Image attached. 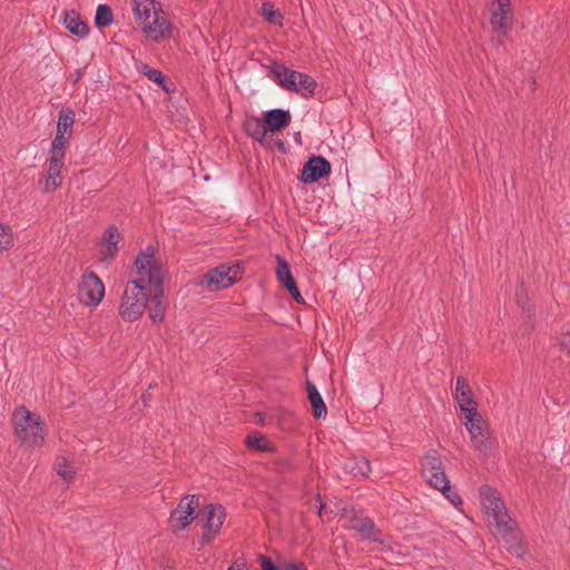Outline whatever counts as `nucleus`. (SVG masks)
Returning <instances> with one entry per match:
<instances>
[{"label":"nucleus","mask_w":570,"mask_h":570,"mask_svg":"<svg viewBox=\"0 0 570 570\" xmlns=\"http://www.w3.org/2000/svg\"><path fill=\"white\" fill-rule=\"evenodd\" d=\"M331 174V164L322 156L309 158L303 166L301 180L304 184L315 183Z\"/></svg>","instance_id":"nucleus-12"},{"label":"nucleus","mask_w":570,"mask_h":570,"mask_svg":"<svg viewBox=\"0 0 570 570\" xmlns=\"http://www.w3.org/2000/svg\"><path fill=\"white\" fill-rule=\"evenodd\" d=\"M70 134H56L50 148V156H57V158H65L66 149L69 146Z\"/></svg>","instance_id":"nucleus-24"},{"label":"nucleus","mask_w":570,"mask_h":570,"mask_svg":"<svg viewBox=\"0 0 570 570\" xmlns=\"http://www.w3.org/2000/svg\"><path fill=\"white\" fill-rule=\"evenodd\" d=\"M12 244V237L9 228L0 224V249H8Z\"/></svg>","instance_id":"nucleus-37"},{"label":"nucleus","mask_w":570,"mask_h":570,"mask_svg":"<svg viewBox=\"0 0 570 570\" xmlns=\"http://www.w3.org/2000/svg\"><path fill=\"white\" fill-rule=\"evenodd\" d=\"M262 570H283V564L281 567H277L274 564V562L267 558V557H263L262 558Z\"/></svg>","instance_id":"nucleus-39"},{"label":"nucleus","mask_w":570,"mask_h":570,"mask_svg":"<svg viewBox=\"0 0 570 570\" xmlns=\"http://www.w3.org/2000/svg\"><path fill=\"white\" fill-rule=\"evenodd\" d=\"M16 434L18 439L29 446H40L45 441V424L40 416L28 411L24 406L13 412Z\"/></svg>","instance_id":"nucleus-1"},{"label":"nucleus","mask_w":570,"mask_h":570,"mask_svg":"<svg viewBox=\"0 0 570 570\" xmlns=\"http://www.w3.org/2000/svg\"><path fill=\"white\" fill-rule=\"evenodd\" d=\"M244 129L249 137H252L255 140H258L259 142L264 141L268 131L265 120L263 121L257 117L248 119L244 124Z\"/></svg>","instance_id":"nucleus-22"},{"label":"nucleus","mask_w":570,"mask_h":570,"mask_svg":"<svg viewBox=\"0 0 570 570\" xmlns=\"http://www.w3.org/2000/svg\"><path fill=\"white\" fill-rule=\"evenodd\" d=\"M132 10L136 20L139 23L150 20L154 14V10H158L155 0H132Z\"/></svg>","instance_id":"nucleus-20"},{"label":"nucleus","mask_w":570,"mask_h":570,"mask_svg":"<svg viewBox=\"0 0 570 570\" xmlns=\"http://www.w3.org/2000/svg\"><path fill=\"white\" fill-rule=\"evenodd\" d=\"M279 283L283 285L284 288H286V291L294 289V287L297 286L292 274L289 276L285 277Z\"/></svg>","instance_id":"nucleus-40"},{"label":"nucleus","mask_w":570,"mask_h":570,"mask_svg":"<svg viewBox=\"0 0 570 570\" xmlns=\"http://www.w3.org/2000/svg\"><path fill=\"white\" fill-rule=\"evenodd\" d=\"M497 9L491 13V26L502 37L507 36L509 29L508 14L510 13L511 0H494Z\"/></svg>","instance_id":"nucleus-14"},{"label":"nucleus","mask_w":570,"mask_h":570,"mask_svg":"<svg viewBox=\"0 0 570 570\" xmlns=\"http://www.w3.org/2000/svg\"><path fill=\"white\" fill-rule=\"evenodd\" d=\"M79 296L86 305L97 306L105 296V285L99 276L90 272L82 276L79 285Z\"/></svg>","instance_id":"nucleus-8"},{"label":"nucleus","mask_w":570,"mask_h":570,"mask_svg":"<svg viewBox=\"0 0 570 570\" xmlns=\"http://www.w3.org/2000/svg\"><path fill=\"white\" fill-rule=\"evenodd\" d=\"M464 425L471 436L473 448L480 453L487 455L491 450L489 442V432L485 422L479 411H469L464 414Z\"/></svg>","instance_id":"nucleus-6"},{"label":"nucleus","mask_w":570,"mask_h":570,"mask_svg":"<svg viewBox=\"0 0 570 570\" xmlns=\"http://www.w3.org/2000/svg\"><path fill=\"white\" fill-rule=\"evenodd\" d=\"M63 24L66 29L79 38H86L89 33L88 24L81 19L80 14L75 11H65Z\"/></svg>","instance_id":"nucleus-19"},{"label":"nucleus","mask_w":570,"mask_h":570,"mask_svg":"<svg viewBox=\"0 0 570 570\" xmlns=\"http://www.w3.org/2000/svg\"><path fill=\"white\" fill-rule=\"evenodd\" d=\"M75 122V112L70 109H62L59 112L57 131L62 134H70Z\"/></svg>","instance_id":"nucleus-28"},{"label":"nucleus","mask_w":570,"mask_h":570,"mask_svg":"<svg viewBox=\"0 0 570 570\" xmlns=\"http://www.w3.org/2000/svg\"><path fill=\"white\" fill-rule=\"evenodd\" d=\"M283 570H307L302 562H286L283 564Z\"/></svg>","instance_id":"nucleus-43"},{"label":"nucleus","mask_w":570,"mask_h":570,"mask_svg":"<svg viewBox=\"0 0 570 570\" xmlns=\"http://www.w3.org/2000/svg\"><path fill=\"white\" fill-rule=\"evenodd\" d=\"M151 18L153 20L140 23L144 32L156 42L170 37L171 23L166 19L165 12L159 6L158 10H154Z\"/></svg>","instance_id":"nucleus-10"},{"label":"nucleus","mask_w":570,"mask_h":570,"mask_svg":"<svg viewBox=\"0 0 570 570\" xmlns=\"http://www.w3.org/2000/svg\"><path fill=\"white\" fill-rule=\"evenodd\" d=\"M444 497L455 507L462 503L460 495L450 487L449 491L440 490Z\"/></svg>","instance_id":"nucleus-38"},{"label":"nucleus","mask_w":570,"mask_h":570,"mask_svg":"<svg viewBox=\"0 0 570 570\" xmlns=\"http://www.w3.org/2000/svg\"><path fill=\"white\" fill-rule=\"evenodd\" d=\"M493 528L497 533L501 535L508 551L517 557H522L524 554L525 550L522 544L521 532L517 528V523L511 518L509 521H503V524L500 523Z\"/></svg>","instance_id":"nucleus-9"},{"label":"nucleus","mask_w":570,"mask_h":570,"mask_svg":"<svg viewBox=\"0 0 570 570\" xmlns=\"http://www.w3.org/2000/svg\"><path fill=\"white\" fill-rule=\"evenodd\" d=\"M56 471L66 482H71L76 474L73 466L63 458L58 459Z\"/></svg>","instance_id":"nucleus-32"},{"label":"nucleus","mask_w":570,"mask_h":570,"mask_svg":"<svg viewBox=\"0 0 570 570\" xmlns=\"http://www.w3.org/2000/svg\"><path fill=\"white\" fill-rule=\"evenodd\" d=\"M198 499L195 494L185 497L170 514V521L175 530H183L194 520Z\"/></svg>","instance_id":"nucleus-11"},{"label":"nucleus","mask_w":570,"mask_h":570,"mask_svg":"<svg viewBox=\"0 0 570 570\" xmlns=\"http://www.w3.org/2000/svg\"><path fill=\"white\" fill-rule=\"evenodd\" d=\"M142 400H144V402H146V401H148V397H146V395L144 394Z\"/></svg>","instance_id":"nucleus-48"},{"label":"nucleus","mask_w":570,"mask_h":570,"mask_svg":"<svg viewBox=\"0 0 570 570\" xmlns=\"http://www.w3.org/2000/svg\"><path fill=\"white\" fill-rule=\"evenodd\" d=\"M120 238H121V236H120V233L118 232V228L116 226H109L106 229L100 244L115 245V244L119 243Z\"/></svg>","instance_id":"nucleus-35"},{"label":"nucleus","mask_w":570,"mask_h":570,"mask_svg":"<svg viewBox=\"0 0 570 570\" xmlns=\"http://www.w3.org/2000/svg\"><path fill=\"white\" fill-rule=\"evenodd\" d=\"M287 292L295 299V302H297L298 304H303L304 303V298H303L301 292L298 291L297 286L294 287V289H291V291H287Z\"/></svg>","instance_id":"nucleus-44"},{"label":"nucleus","mask_w":570,"mask_h":570,"mask_svg":"<svg viewBox=\"0 0 570 570\" xmlns=\"http://www.w3.org/2000/svg\"><path fill=\"white\" fill-rule=\"evenodd\" d=\"M153 303L154 305L149 309V317L156 324L161 323L165 316V305L160 298V295L156 294L153 297Z\"/></svg>","instance_id":"nucleus-31"},{"label":"nucleus","mask_w":570,"mask_h":570,"mask_svg":"<svg viewBox=\"0 0 570 570\" xmlns=\"http://www.w3.org/2000/svg\"><path fill=\"white\" fill-rule=\"evenodd\" d=\"M271 72L277 85L282 87L284 83V79H287V77H295L297 71L287 68L283 63L274 61L271 65Z\"/></svg>","instance_id":"nucleus-27"},{"label":"nucleus","mask_w":570,"mask_h":570,"mask_svg":"<svg viewBox=\"0 0 570 570\" xmlns=\"http://www.w3.org/2000/svg\"><path fill=\"white\" fill-rule=\"evenodd\" d=\"M295 77L296 80V89H293L292 92H296L302 97H309L314 95L316 89V81L308 75L297 71Z\"/></svg>","instance_id":"nucleus-23"},{"label":"nucleus","mask_w":570,"mask_h":570,"mask_svg":"<svg viewBox=\"0 0 570 570\" xmlns=\"http://www.w3.org/2000/svg\"><path fill=\"white\" fill-rule=\"evenodd\" d=\"M481 504L485 510L487 521L490 527H495L511 518L507 511L504 502L499 493L490 488L482 487L480 490Z\"/></svg>","instance_id":"nucleus-4"},{"label":"nucleus","mask_w":570,"mask_h":570,"mask_svg":"<svg viewBox=\"0 0 570 570\" xmlns=\"http://www.w3.org/2000/svg\"><path fill=\"white\" fill-rule=\"evenodd\" d=\"M354 475L367 476L371 473V463L367 459H360L350 466Z\"/></svg>","instance_id":"nucleus-33"},{"label":"nucleus","mask_w":570,"mask_h":570,"mask_svg":"<svg viewBox=\"0 0 570 570\" xmlns=\"http://www.w3.org/2000/svg\"><path fill=\"white\" fill-rule=\"evenodd\" d=\"M135 268L140 276L139 279H145V285L149 283L159 286L163 283L161 268L155 259V249L151 245H148L137 255Z\"/></svg>","instance_id":"nucleus-5"},{"label":"nucleus","mask_w":570,"mask_h":570,"mask_svg":"<svg viewBox=\"0 0 570 570\" xmlns=\"http://www.w3.org/2000/svg\"><path fill=\"white\" fill-rule=\"evenodd\" d=\"M148 301L145 279L130 281L122 295L119 314L126 322H135L144 314Z\"/></svg>","instance_id":"nucleus-2"},{"label":"nucleus","mask_w":570,"mask_h":570,"mask_svg":"<svg viewBox=\"0 0 570 570\" xmlns=\"http://www.w3.org/2000/svg\"><path fill=\"white\" fill-rule=\"evenodd\" d=\"M297 79H298L297 77H287V79H284V83H283L282 88H284L288 91L296 89V80Z\"/></svg>","instance_id":"nucleus-41"},{"label":"nucleus","mask_w":570,"mask_h":570,"mask_svg":"<svg viewBox=\"0 0 570 570\" xmlns=\"http://www.w3.org/2000/svg\"><path fill=\"white\" fill-rule=\"evenodd\" d=\"M114 13L108 4H99L96 10L95 23L98 28H105L112 23Z\"/></svg>","instance_id":"nucleus-25"},{"label":"nucleus","mask_w":570,"mask_h":570,"mask_svg":"<svg viewBox=\"0 0 570 570\" xmlns=\"http://www.w3.org/2000/svg\"><path fill=\"white\" fill-rule=\"evenodd\" d=\"M276 278L278 282L283 281L285 277L289 276L292 273H291V269H289V266L286 262V259L282 256H276Z\"/></svg>","instance_id":"nucleus-34"},{"label":"nucleus","mask_w":570,"mask_h":570,"mask_svg":"<svg viewBox=\"0 0 570 570\" xmlns=\"http://www.w3.org/2000/svg\"><path fill=\"white\" fill-rule=\"evenodd\" d=\"M118 252V244H100L99 253L102 259H112Z\"/></svg>","instance_id":"nucleus-36"},{"label":"nucleus","mask_w":570,"mask_h":570,"mask_svg":"<svg viewBox=\"0 0 570 570\" xmlns=\"http://www.w3.org/2000/svg\"><path fill=\"white\" fill-rule=\"evenodd\" d=\"M204 512L206 514L205 530L219 532L226 518V512L223 505L213 503L207 504L204 508Z\"/></svg>","instance_id":"nucleus-18"},{"label":"nucleus","mask_w":570,"mask_h":570,"mask_svg":"<svg viewBox=\"0 0 570 570\" xmlns=\"http://www.w3.org/2000/svg\"><path fill=\"white\" fill-rule=\"evenodd\" d=\"M560 348L570 357V337H567L560 342Z\"/></svg>","instance_id":"nucleus-46"},{"label":"nucleus","mask_w":570,"mask_h":570,"mask_svg":"<svg viewBox=\"0 0 570 570\" xmlns=\"http://www.w3.org/2000/svg\"><path fill=\"white\" fill-rule=\"evenodd\" d=\"M350 528L373 542H382L380 530L375 528L374 522L367 517H353Z\"/></svg>","instance_id":"nucleus-16"},{"label":"nucleus","mask_w":570,"mask_h":570,"mask_svg":"<svg viewBox=\"0 0 570 570\" xmlns=\"http://www.w3.org/2000/svg\"><path fill=\"white\" fill-rule=\"evenodd\" d=\"M262 16L264 19L272 24L282 26L283 21V14L278 9L275 8L274 3L272 2H264L262 4Z\"/></svg>","instance_id":"nucleus-26"},{"label":"nucleus","mask_w":570,"mask_h":570,"mask_svg":"<svg viewBox=\"0 0 570 570\" xmlns=\"http://www.w3.org/2000/svg\"><path fill=\"white\" fill-rule=\"evenodd\" d=\"M245 444L248 449L267 452L271 451L268 442L259 433L250 434L246 438Z\"/></svg>","instance_id":"nucleus-30"},{"label":"nucleus","mask_w":570,"mask_h":570,"mask_svg":"<svg viewBox=\"0 0 570 570\" xmlns=\"http://www.w3.org/2000/svg\"><path fill=\"white\" fill-rule=\"evenodd\" d=\"M307 393H308V400L313 407L314 416L316 419L325 417L327 414L326 405H325L323 397L320 394L317 387L311 382H307Z\"/></svg>","instance_id":"nucleus-21"},{"label":"nucleus","mask_w":570,"mask_h":570,"mask_svg":"<svg viewBox=\"0 0 570 570\" xmlns=\"http://www.w3.org/2000/svg\"><path fill=\"white\" fill-rule=\"evenodd\" d=\"M455 400L459 403L461 412L468 414L469 411H476V403L472 397L471 387L463 377H458L455 382Z\"/></svg>","instance_id":"nucleus-15"},{"label":"nucleus","mask_w":570,"mask_h":570,"mask_svg":"<svg viewBox=\"0 0 570 570\" xmlns=\"http://www.w3.org/2000/svg\"><path fill=\"white\" fill-rule=\"evenodd\" d=\"M48 161L47 175L39 183L43 191L51 193L62 183L61 169L63 167V159L57 158V156H49Z\"/></svg>","instance_id":"nucleus-13"},{"label":"nucleus","mask_w":570,"mask_h":570,"mask_svg":"<svg viewBox=\"0 0 570 570\" xmlns=\"http://www.w3.org/2000/svg\"><path fill=\"white\" fill-rule=\"evenodd\" d=\"M238 269V266H217L205 274L202 285L210 292L227 288L237 281Z\"/></svg>","instance_id":"nucleus-7"},{"label":"nucleus","mask_w":570,"mask_h":570,"mask_svg":"<svg viewBox=\"0 0 570 570\" xmlns=\"http://www.w3.org/2000/svg\"><path fill=\"white\" fill-rule=\"evenodd\" d=\"M560 348L570 357V337H567L560 342Z\"/></svg>","instance_id":"nucleus-45"},{"label":"nucleus","mask_w":570,"mask_h":570,"mask_svg":"<svg viewBox=\"0 0 570 570\" xmlns=\"http://www.w3.org/2000/svg\"><path fill=\"white\" fill-rule=\"evenodd\" d=\"M218 532H212L210 530H205V532L200 537V544L205 546V544L209 543L215 538V535Z\"/></svg>","instance_id":"nucleus-42"},{"label":"nucleus","mask_w":570,"mask_h":570,"mask_svg":"<svg viewBox=\"0 0 570 570\" xmlns=\"http://www.w3.org/2000/svg\"><path fill=\"white\" fill-rule=\"evenodd\" d=\"M291 119L289 111L282 108L271 109L264 114L267 129L272 132L279 131L287 127L291 124Z\"/></svg>","instance_id":"nucleus-17"},{"label":"nucleus","mask_w":570,"mask_h":570,"mask_svg":"<svg viewBox=\"0 0 570 570\" xmlns=\"http://www.w3.org/2000/svg\"><path fill=\"white\" fill-rule=\"evenodd\" d=\"M142 400H144V402H146V401H148V397H146V395L144 394Z\"/></svg>","instance_id":"nucleus-47"},{"label":"nucleus","mask_w":570,"mask_h":570,"mask_svg":"<svg viewBox=\"0 0 570 570\" xmlns=\"http://www.w3.org/2000/svg\"><path fill=\"white\" fill-rule=\"evenodd\" d=\"M139 71L150 81L159 85L165 91H169L165 83V76L160 70L150 68L148 65L144 63L140 66Z\"/></svg>","instance_id":"nucleus-29"},{"label":"nucleus","mask_w":570,"mask_h":570,"mask_svg":"<svg viewBox=\"0 0 570 570\" xmlns=\"http://www.w3.org/2000/svg\"><path fill=\"white\" fill-rule=\"evenodd\" d=\"M422 474L434 489L450 490V481L445 474L443 461L435 450L429 451L423 458Z\"/></svg>","instance_id":"nucleus-3"}]
</instances>
